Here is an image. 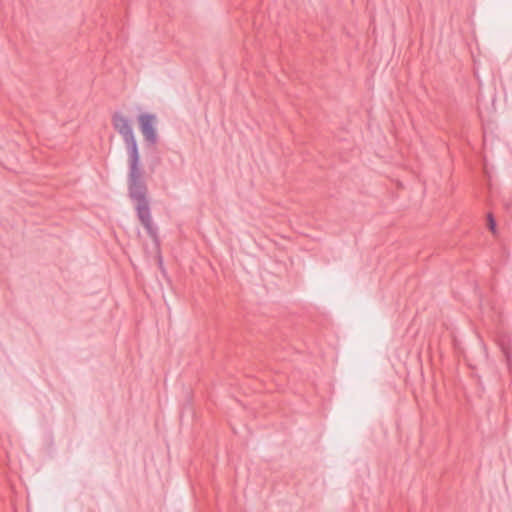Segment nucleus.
<instances>
[{
  "mask_svg": "<svg viewBox=\"0 0 512 512\" xmlns=\"http://www.w3.org/2000/svg\"><path fill=\"white\" fill-rule=\"evenodd\" d=\"M128 187L129 195L135 202L138 217L143 226L151 231V216L147 200V187L144 180L143 170L140 167V157L128 159Z\"/></svg>",
  "mask_w": 512,
  "mask_h": 512,
  "instance_id": "1",
  "label": "nucleus"
},
{
  "mask_svg": "<svg viewBox=\"0 0 512 512\" xmlns=\"http://www.w3.org/2000/svg\"><path fill=\"white\" fill-rule=\"evenodd\" d=\"M112 125L125 143L128 159L139 158L140 154L131 121L123 114L115 113L112 116Z\"/></svg>",
  "mask_w": 512,
  "mask_h": 512,
  "instance_id": "2",
  "label": "nucleus"
},
{
  "mask_svg": "<svg viewBox=\"0 0 512 512\" xmlns=\"http://www.w3.org/2000/svg\"><path fill=\"white\" fill-rule=\"evenodd\" d=\"M138 123L144 140L150 144H155L157 142L156 116L149 113L140 114Z\"/></svg>",
  "mask_w": 512,
  "mask_h": 512,
  "instance_id": "3",
  "label": "nucleus"
},
{
  "mask_svg": "<svg viewBox=\"0 0 512 512\" xmlns=\"http://www.w3.org/2000/svg\"><path fill=\"white\" fill-rule=\"evenodd\" d=\"M499 346L505 357L508 371L510 374H512V346L507 345L504 341H501Z\"/></svg>",
  "mask_w": 512,
  "mask_h": 512,
  "instance_id": "4",
  "label": "nucleus"
},
{
  "mask_svg": "<svg viewBox=\"0 0 512 512\" xmlns=\"http://www.w3.org/2000/svg\"><path fill=\"white\" fill-rule=\"evenodd\" d=\"M495 226L496 224L492 215H488V227L493 233L495 232Z\"/></svg>",
  "mask_w": 512,
  "mask_h": 512,
  "instance_id": "5",
  "label": "nucleus"
}]
</instances>
